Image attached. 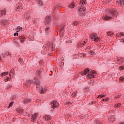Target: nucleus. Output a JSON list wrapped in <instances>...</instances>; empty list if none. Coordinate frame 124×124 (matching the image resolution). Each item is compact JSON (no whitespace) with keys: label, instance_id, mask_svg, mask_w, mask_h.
<instances>
[{"label":"nucleus","instance_id":"13d9d810","mask_svg":"<svg viewBox=\"0 0 124 124\" xmlns=\"http://www.w3.org/2000/svg\"><path fill=\"white\" fill-rule=\"evenodd\" d=\"M112 117H110V119H111V120H112Z\"/></svg>","mask_w":124,"mask_h":124},{"label":"nucleus","instance_id":"9d476101","mask_svg":"<svg viewBox=\"0 0 124 124\" xmlns=\"http://www.w3.org/2000/svg\"><path fill=\"white\" fill-rule=\"evenodd\" d=\"M38 115V113H34L32 115L31 119V122H34V121H36V117H37Z\"/></svg>","mask_w":124,"mask_h":124},{"label":"nucleus","instance_id":"f03ea898","mask_svg":"<svg viewBox=\"0 0 124 124\" xmlns=\"http://www.w3.org/2000/svg\"><path fill=\"white\" fill-rule=\"evenodd\" d=\"M27 83L34 84V85H36L37 88L40 87V85H39L40 84V81L39 80V79H38V78H37L36 77H35L32 80L30 79L27 80Z\"/></svg>","mask_w":124,"mask_h":124},{"label":"nucleus","instance_id":"1a4fd4ad","mask_svg":"<svg viewBox=\"0 0 124 124\" xmlns=\"http://www.w3.org/2000/svg\"><path fill=\"white\" fill-rule=\"evenodd\" d=\"M90 73V69L89 68H86L84 70V72H81L80 74L81 75H86V74H88V73Z\"/></svg>","mask_w":124,"mask_h":124},{"label":"nucleus","instance_id":"6e6552de","mask_svg":"<svg viewBox=\"0 0 124 124\" xmlns=\"http://www.w3.org/2000/svg\"><path fill=\"white\" fill-rule=\"evenodd\" d=\"M31 101V99L30 98H25L23 100L22 102L24 104H28V103H30Z\"/></svg>","mask_w":124,"mask_h":124},{"label":"nucleus","instance_id":"0eeeda50","mask_svg":"<svg viewBox=\"0 0 124 124\" xmlns=\"http://www.w3.org/2000/svg\"><path fill=\"white\" fill-rule=\"evenodd\" d=\"M16 11H20L23 9V7L22 6V4L18 3L16 5Z\"/></svg>","mask_w":124,"mask_h":124},{"label":"nucleus","instance_id":"412c9836","mask_svg":"<svg viewBox=\"0 0 124 124\" xmlns=\"http://www.w3.org/2000/svg\"><path fill=\"white\" fill-rule=\"evenodd\" d=\"M78 92L77 91H75L74 93H73L72 95L73 97H76L77 96Z\"/></svg>","mask_w":124,"mask_h":124},{"label":"nucleus","instance_id":"5701e85b","mask_svg":"<svg viewBox=\"0 0 124 124\" xmlns=\"http://www.w3.org/2000/svg\"><path fill=\"white\" fill-rule=\"evenodd\" d=\"M44 119H45V120H46V121H49V120H51V117L49 115H46L45 116H44Z\"/></svg>","mask_w":124,"mask_h":124},{"label":"nucleus","instance_id":"4c0bfd02","mask_svg":"<svg viewBox=\"0 0 124 124\" xmlns=\"http://www.w3.org/2000/svg\"><path fill=\"white\" fill-rule=\"evenodd\" d=\"M11 87H12V86H11V84H8L6 88L7 89H9V88H11Z\"/></svg>","mask_w":124,"mask_h":124},{"label":"nucleus","instance_id":"a878e982","mask_svg":"<svg viewBox=\"0 0 124 124\" xmlns=\"http://www.w3.org/2000/svg\"><path fill=\"white\" fill-rule=\"evenodd\" d=\"M36 2L39 3V5H41V6H42L43 5V2L41 0H36Z\"/></svg>","mask_w":124,"mask_h":124},{"label":"nucleus","instance_id":"423d86ee","mask_svg":"<svg viewBox=\"0 0 124 124\" xmlns=\"http://www.w3.org/2000/svg\"><path fill=\"white\" fill-rule=\"evenodd\" d=\"M95 74H96L95 71L92 70L91 71V73L88 74L87 76H88L89 78H95Z\"/></svg>","mask_w":124,"mask_h":124},{"label":"nucleus","instance_id":"4468645a","mask_svg":"<svg viewBox=\"0 0 124 124\" xmlns=\"http://www.w3.org/2000/svg\"><path fill=\"white\" fill-rule=\"evenodd\" d=\"M5 14H6V10H3L1 11H0V17L2 16V15H5Z\"/></svg>","mask_w":124,"mask_h":124},{"label":"nucleus","instance_id":"c756f323","mask_svg":"<svg viewBox=\"0 0 124 124\" xmlns=\"http://www.w3.org/2000/svg\"><path fill=\"white\" fill-rule=\"evenodd\" d=\"M87 44V41H84L83 43H81L80 45V47H83V46H84V45H86Z\"/></svg>","mask_w":124,"mask_h":124},{"label":"nucleus","instance_id":"603ef678","mask_svg":"<svg viewBox=\"0 0 124 124\" xmlns=\"http://www.w3.org/2000/svg\"><path fill=\"white\" fill-rule=\"evenodd\" d=\"M119 124H124V123L121 122V123H120Z\"/></svg>","mask_w":124,"mask_h":124},{"label":"nucleus","instance_id":"79ce46f5","mask_svg":"<svg viewBox=\"0 0 124 124\" xmlns=\"http://www.w3.org/2000/svg\"><path fill=\"white\" fill-rule=\"evenodd\" d=\"M120 97L121 96H120L119 95H117L116 96V98H120Z\"/></svg>","mask_w":124,"mask_h":124},{"label":"nucleus","instance_id":"aec40b11","mask_svg":"<svg viewBox=\"0 0 124 124\" xmlns=\"http://www.w3.org/2000/svg\"><path fill=\"white\" fill-rule=\"evenodd\" d=\"M118 3L120 4L121 6H123V5H124V0H119Z\"/></svg>","mask_w":124,"mask_h":124},{"label":"nucleus","instance_id":"f257e3e1","mask_svg":"<svg viewBox=\"0 0 124 124\" xmlns=\"http://www.w3.org/2000/svg\"><path fill=\"white\" fill-rule=\"evenodd\" d=\"M108 16H106L102 18L103 20H109L112 18L113 16H115L117 15V11L113 9H109L108 11Z\"/></svg>","mask_w":124,"mask_h":124},{"label":"nucleus","instance_id":"4be33fe9","mask_svg":"<svg viewBox=\"0 0 124 124\" xmlns=\"http://www.w3.org/2000/svg\"><path fill=\"white\" fill-rule=\"evenodd\" d=\"M7 74H8V72H3L0 74V76L1 77H3L4 76H6V75H7Z\"/></svg>","mask_w":124,"mask_h":124},{"label":"nucleus","instance_id":"a19ab883","mask_svg":"<svg viewBox=\"0 0 124 124\" xmlns=\"http://www.w3.org/2000/svg\"><path fill=\"white\" fill-rule=\"evenodd\" d=\"M14 36H18L19 35V34L18 33H15L14 34Z\"/></svg>","mask_w":124,"mask_h":124},{"label":"nucleus","instance_id":"72a5a7b5","mask_svg":"<svg viewBox=\"0 0 124 124\" xmlns=\"http://www.w3.org/2000/svg\"><path fill=\"white\" fill-rule=\"evenodd\" d=\"M105 95L100 94L98 96V98H102V97H104Z\"/></svg>","mask_w":124,"mask_h":124},{"label":"nucleus","instance_id":"2eb2a0df","mask_svg":"<svg viewBox=\"0 0 124 124\" xmlns=\"http://www.w3.org/2000/svg\"><path fill=\"white\" fill-rule=\"evenodd\" d=\"M68 7H70L71 9L74 8V7H75V2L73 1L72 3L69 4Z\"/></svg>","mask_w":124,"mask_h":124},{"label":"nucleus","instance_id":"9b49d317","mask_svg":"<svg viewBox=\"0 0 124 124\" xmlns=\"http://www.w3.org/2000/svg\"><path fill=\"white\" fill-rule=\"evenodd\" d=\"M42 73V70H37L36 72V75L37 76H38L39 77H41V73Z\"/></svg>","mask_w":124,"mask_h":124},{"label":"nucleus","instance_id":"a211bd4d","mask_svg":"<svg viewBox=\"0 0 124 124\" xmlns=\"http://www.w3.org/2000/svg\"><path fill=\"white\" fill-rule=\"evenodd\" d=\"M80 5H83L84 4H87V0H81L79 2Z\"/></svg>","mask_w":124,"mask_h":124},{"label":"nucleus","instance_id":"b1692460","mask_svg":"<svg viewBox=\"0 0 124 124\" xmlns=\"http://www.w3.org/2000/svg\"><path fill=\"white\" fill-rule=\"evenodd\" d=\"M1 23L3 24V25L5 26V25L8 23V21L7 20L4 19L1 21Z\"/></svg>","mask_w":124,"mask_h":124},{"label":"nucleus","instance_id":"49530a36","mask_svg":"<svg viewBox=\"0 0 124 124\" xmlns=\"http://www.w3.org/2000/svg\"><path fill=\"white\" fill-rule=\"evenodd\" d=\"M108 100H109V99H108V98L105 99V101H106V102L108 101Z\"/></svg>","mask_w":124,"mask_h":124},{"label":"nucleus","instance_id":"864d4df0","mask_svg":"<svg viewBox=\"0 0 124 124\" xmlns=\"http://www.w3.org/2000/svg\"><path fill=\"white\" fill-rule=\"evenodd\" d=\"M105 99H103L102 100V101H105Z\"/></svg>","mask_w":124,"mask_h":124},{"label":"nucleus","instance_id":"6ab92c4d","mask_svg":"<svg viewBox=\"0 0 124 124\" xmlns=\"http://www.w3.org/2000/svg\"><path fill=\"white\" fill-rule=\"evenodd\" d=\"M46 91H47V88L46 87H43L41 90V93H44Z\"/></svg>","mask_w":124,"mask_h":124},{"label":"nucleus","instance_id":"393cba45","mask_svg":"<svg viewBox=\"0 0 124 124\" xmlns=\"http://www.w3.org/2000/svg\"><path fill=\"white\" fill-rule=\"evenodd\" d=\"M73 26H75L76 27V26H78L79 25V21H74L73 23Z\"/></svg>","mask_w":124,"mask_h":124},{"label":"nucleus","instance_id":"dca6fc26","mask_svg":"<svg viewBox=\"0 0 124 124\" xmlns=\"http://www.w3.org/2000/svg\"><path fill=\"white\" fill-rule=\"evenodd\" d=\"M59 33L61 37L63 36V33H64V30L59 29Z\"/></svg>","mask_w":124,"mask_h":124},{"label":"nucleus","instance_id":"3c124183","mask_svg":"<svg viewBox=\"0 0 124 124\" xmlns=\"http://www.w3.org/2000/svg\"><path fill=\"white\" fill-rule=\"evenodd\" d=\"M8 79H9V78H6L5 82H6V81H8Z\"/></svg>","mask_w":124,"mask_h":124},{"label":"nucleus","instance_id":"2f4dec72","mask_svg":"<svg viewBox=\"0 0 124 124\" xmlns=\"http://www.w3.org/2000/svg\"><path fill=\"white\" fill-rule=\"evenodd\" d=\"M14 103V102L13 101L11 102L9 104V108H10V107H12Z\"/></svg>","mask_w":124,"mask_h":124},{"label":"nucleus","instance_id":"bf43d9fd","mask_svg":"<svg viewBox=\"0 0 124 124\" xmlns=\"http://www.w3.org/2000/svg\"><path fill=\"white\" fill-rule=\"evenodd\" d=\"M92 53H93V51H92Z\"/></svg>","mask_w":124,"mask_h":124},{"label":"nucleus","instance_id":"f704fd0d","mask_svg":"<svg viewBox=\"0 0 124 124\" xmlns=\"http://www.w3.org/2000/svg\"><path fill=\"white\" fill-rule=\"evenodd\" d=\"M24 17L25 18H26L27 19H30V17H31V16H30L28 14H26L25 15H24Z\"/></svg>","mask_w":124,"mask_h":124},{"label":"nucleus","instance_id":"f8f14e48","mask_svg":"<svg viewBox=\"0 0 124 124\" xmlns=\"http://www.w3.org/2000/svg\"><path fill=\"white\" fill-rule=\"evenodd\" d=\"M45 21L46 22L47 24H49L51 21V17L49 16H46L45 18Z\"/></svg>","mask_w":124,"mask_h":124},{"label":"nucleus","instance_id":"58836bf2","mask_svg":"<svg viewBox=\"0 0 124 124\" xmlns=\"http://www.w3.org/2000/svg\"><path fill=\"white\" fill-rule=\"evenodd\" d=\"M119 69H121V70H124V66H121L120 67Z\"/></svg>","mask_w":124,"mask_h":124},{"label":"nucleus","instance_id":"09e8293b","mask_svg":"<svg viewBox=\"0 0 124 124\" xmlns=\"http://www.w3.org/2000/svg\"><path fill=\"white\" fill-rule=\"evenodd\" d=\"M112 0H108V2H111Z\"/></svg>","mask_w":124,"mask_h":124},{"label":"nucleus","instance_id":"8fccbe9b","mask_svg":"<svg viewBox=\"0 0 124 124\" xmlns=\"http://www.w3.org/2000/svg\"><path fill=\"white\" fill-rule=\"evenodd\" d=\"M92 82H93V81L90 80V82H89V84H92Z\"/></svg>","mask_w":124,"mask_h":124},{"label":"nucleus","instance_id":"c03bdc74","mask_svg":"<svg viewBox=\"0 0 124 124\" xmlns=\"http://www.w3.org/2000/svg\"><path fill=\"white\" fill-rule=\"evenodd\" d=\"M120 35H123V36H124V32H121L120 33Z\"/></svg>","mask_w":124,"mask_h":124},{"label":"nucleus","instance_id":"5fc2aeb1","mask_svg":"<svg viewBox=\"0 0 124 124\" xmlns=\"http://www.w3.org/2000/svg\"><path fill=\"white\" fill-rule=\"evenodd\" d=\"M0 61H1V57L0 56Z\"/></svg>","mask_w":124,"mask_h":124},{"label":"nucleus","instance_id":"f3484780","mask_svg":"<svg viewBox=\"0 0 124 124\" xmlns=\"http://www.w3.org/2000/svg\"><path fill=\"white\" fill-rule=\"evenodd\" d=\"M18 39H19L21 43H24L25 42V37L23 36L18 37Z\"/></svg>","mask_w":124,"mask_h":124},{"label":"nucleus","instance_id":"a18cd8bd","mask_svg":"<svg viewBox=\"0 0 124 124\" xmlns=\"http://www.w3.org/2000/svg\"><path fill=\"white\" fill-rule=\"evenodd\" d=\"M67 43H72V41H71V40H69V41H68Z\"/></svg>","mask_w":124,"mask_h":124},{"label":"nucleus","instance_id":"7c9ffc66","mask_svg":"<svg viewBox=\"0 0 124 124\" xmlns=\"http://www.w3.org/2000/svg\"><path fill=\"white\" fill-rule=\"evenodd\" d=\"M18 62H20V63H24V61L22 58H19L18 59Z\"/></svg>","mask_w":124,"mask_h":124},{"label":"nucleus","instance_id":"c9c22d12","mask_svg":"<svg viewBox=\"0 0 124 124\" xmlns=\"http://www.w3.org/2000/svg\"><path fill=\"white\" fill-rule=\"evenodd\" d=\"M113 33H113V32H112V31H108V35H113Z\"/></svg>","mask_w":124,"mask_h":124},{"label":"nucleus","instance_id":"bb28decb","mask_svg":"<svg viewBox=\"0 0 124 124\" xmlns=\"http://www.w3.org/2000/svg\"><path fill=\"white\" fill-rule=\"evenodd\" d=\"M17 31H16V32H19V31H22V30H23V28H22L21 27L18 26L17 27Z\"/></svg>","mask_w":124,"mask_h":124},{"label":"nucleus","instance_id":"ea45409f","mask_svg":"<svg viewBox=\"0 0 124 124\" xmlns=\"http://www.w3.org/2000/svg\"><path fill=\"white\" fill-rule=\"evenodd\" d=\"M124 78L123 77H120V80L121 81V82H123V80H124Z\"/></svg>","mask_w":124,"mask_h":124},{"label":"nucleus","instance_id":"e433bc0d","mask_svg":"<svg viewBox=\"0 0 124 124\" xmlns=\"http://www.w3.org/2000/svg\"><path fill=\"white\" fill-rule=\"evenodd\" d=\"M49 27H46L45 29L46 33H47L48 32V31H49Z\"/></svg>","mask_w":124,"mask_h":124},{"label":"nucleus","instance_id":"473e14b6","mask_svg":"<svg viewBox=\"0 0 124 124\" xmlns=\"http://www.w3.org/2000/svg\"><path fill=\"white\" fill-rule=\"evenodd\" d=\"M115 106H116V107H117L118 108H120V107H121V106H122V104L119 103L117 105L116 104Z\"/></svg>","mask_w":124,"mask_h":124},{"label":"nucleus","instance_id":"4d7b16f0","mask_svg":"<svg viewBox=\"0 0 124 124\" xmlns=\"http://www.w3.org/2000/svg\"><path fill=\"white\" fill-rule=\"evenodd\" d=\"M91 104H93V103L92 102V103H91Z\"/></svg>","mask_w":124,"mask_h":124},{"label":"nucleus","instance_id":"20e7f679","mask_svg":"<svg viewBox=\"0 0 124 124\" xmlns=\"http://www.w3.org/2000/svg\"><path fill=\"white\" fill-rule=\"evenodd\" d=\"M51 111H54L55 108H57L59 106V103L57 101H53L51 102Z\"/></svg>","mask_w":124,"mask_h":124},{"label":"nucleus","instance_id":"ddd939ff","mask_svg":"<svg viewBox=\"0 0 124 124\" xmlns=\"http://www.w3.org/2000/svg\"><path fill=\"white\" fill-rule=\"evenodd\" d=\"M4 58H6V57H10L11 56V53L9 52H5L3 54Z\"/></svg>","mask_w":124,"mask_h":124},{"label":"nucleus","instance_id":"7ed1b4c3","mask_svg":"<svg viewBox=\"0 0 124 124\" xmlns=\"http://www.w3.org/2000/svg\"><path fill=\"white\" fill-rule=\"evenodd\" d=\"M90 37H91V39H93V41H94L95 42H98V41L100 40V38L97 37L95 33L91 34L90 35Z\"/></svg>","mask_w":124,"mask_h":124},{"label":"nucleus","instance_id":"c85d7f7f","mask_svg":"<svg viewBox=\"0 0 124 124\" xmlns=\"http://www.w3.org/2000/svg\"><path fill=\"white\" fill-rule=\"evenodd\" d=\"M64 24L61 25L59 27V30H63V29H64Z\"/></svg>","mask_w":124,"mask_h":124},{"label":"nucleus","instance_id":"cd10ccee","mask_svg":"<svg viewBox=\"0 0 124 124\" xmlns=\"http://www.w3.org/2000/svg\"><path fill=\"white\" fill-rule=\"evenodd\" d=\"M12 73H13V74H15V72H14V69L11 70L10 73H9V75L10 76V77H11V74Z\"/></svg>","mask_w":124,"mask_h":124},{"label":"nucleus","instance_id":"37998d69","mask_svg":"<svg viewBox=\"0 0 124 124\" xmlns=\"http://www.w3.org/2000/svg\"><path fill=\"white\" fill-rule=\"evenodd\" d=\"M104 2H106V3H108V0H104Z\"/></svg>","mask_w":124,"mask_h":124},{"label":"nucleus","instance_id":"39448f33","mask_svg":"<svg viewBox=\"0 0 124 124\" xmlns=\"http://www.w3.org/2000/svg\"><path fill=\"white\" fill-rule=\"evenodd\" d=\"M78 11L79 13H85V11H86V7H85V6L81 5L78 9Z\"/></svg>","mask_w":124,"mask_h":124},{"label":"nucleus","instance_id":"6e6d98bb","mask_svg":"<svg viewBox=\"0 0 124 124\" xmlns=\"http://www.w3.org/2000/svg\"><path fill=\"white\" fill-rule=\"evenodd\" d=\"M115 120V119H112L111 120V121H114Z\"/></svg>","mask_w":124,"mask_h":124},{"label":"nucleus","instance_id":"de8ad7c7","mask_svg":"<svg viewBox=\"0 0 124 124\" xmlns=\"http://www.w3.org/2000/svg\"><path fill=\"white\" fill-rule=\"evenodd\" d=\"M19 113H21L22 114V113H23V110L21 109L20 110H19Z\"/></svg>","mask_w":124,"mask_h":124}]
</instances>
